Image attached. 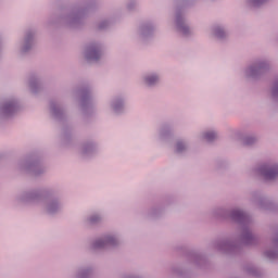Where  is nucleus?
<instances>
[{
  "label": "nucleus",
  "mask_w": 278,
  "mask_h": 278,
  "mask_svg": "<svg viewBox=\"0 0 278 278\" xmlns=\"http://www.w3.org/2000/svg\"><path fill=\"white\" fill-rule=\"evenodd\" d=\"M262 175L265 177V179H275L278 175V166L275 167H263L262 168Z\"/></svg>",
  "instance_id": "obj_1"
},
{
  "label": "nucleus",
  "mask_w": 278,
  "mask_h": 278,
  "mask_svg": "<svg viewBox=\"0 0 278 278\" xmlns=\"http://www.w3.org/2000/svg\"><path fill=\"white\" fill-rule=\"evenodd\" d=\"M253 243V233L245 229L244 233V244H252Z\"/></svg>",
  "instance_id": "obj_2"
},
{
  "label": "nucleus",
  "mask_w": 278,
  "mask_h": 278,
  "mask_svg": "<svg viewBox=\"0 0 278 278\" xmlns=\"http://www.w3.org/2000/svg\"><path fill=\"white\" fill-rule=\"evenodd\" d=\"M87 60H99V51L90 50L87 54Z\"/></svg>",
  "instance_id": "obj_3"
},
{
  "label": "nucleus",
  "mask_w": 278,
  "mask_h": 278,
  "mask_svg": "<svg viewBox=\"0 0 278 278\" xmlns=\"http://www.w3.org/2000/svg\"><path fill=\"white\" fill-rule=\"evenodd\" d=\"M155 81H157V76H150L146 78V84H148V86H153Z\"/></svg>",
  "instance_id": "obj_4"
},
{
  "label": "nucleus",
  "mask_w": 278,
  "mask_h": 278,
  "mask_svg": "<svg viewBox=\"0 0 278 278\" xmlns=\"http://www.w3.org/2000/svg\"><path fill=\"white\" fill-rule=\"evenodd\" d=\"M205 140H207V142H212V140H214V138H216V135L214 132H206L204 135Z\"/></svg>",
  "instance_id": "obj_5"
},
{
  "label": "nucleus",
  "mask_w": 278,
  "mask_h": 278,
  "mask_svg": "<svg viewBox=\"0 0 278 278\" xmlns=\"http://www.w3.org/2000/svg\"><path fill=\"white\" fill-rule=\"evenodd\" d=\"M223 36H225V31L223 29H217L216 30V37L217 38H223Z\"/></svg>",
  "instance_id": "obj_6"
},
{
  "label": "nucleus",
  "mask_w": 278,
  "mask_h": 278,
  "mask_svg": "<svg viewBox=\"0 0 278 278\" xmlns=\"http://www.w3.org/2000/svg\"><path fill=\"white\" fill-rule=\"evenodd\" d=\"M266 0H252L253 5H262Z\"/></svg>",
  "instance_id": "obj_7"
},
{
  "label": "nucleus",
  "mask_w": 278,
  "mask_h": 278,
  "mask_svg": "<svg viewBox=\"0 0 278 278\" xmlns=\"http://www.w3.org/2000/svg\"><path fill=\"white\" fill-rule=\"evenodd\" d=\"M254 140H255V139L245 137V144H253V141H254Z\"/></svg>",
  "instance_id": "obj_8"
},
{
  "label": "nucleus",
  "mask_w": 278,
  "mask_h": 278,
  "mask_svg": "<svg viewBox=\"0 0 278 278\" xmlns=\"http://www.w3.org/2000/svg\"><path fill=\"white\" fill-rule=\"evenodd\" d=\"M177 151L178 152L184 151V143H181V142L177 143Z\"/></svg>",
  "instance_id": "obj_9"
},
{
  "label": "nucleus",
  "mask_w": 278,
  "mask_h": 278,
  "mask_svg": "<svg viewBox=\"0 0 278 278\" xmlns=\"http://www.w3.org/2000/svg\"><path fill=\"white\" fill-rule=\"evenodd\" d=\"M106 242H108L109 244H112V242H114V239H113V238H109V239L106 240Z\"/></svg>",
  "instance_id": "obj_10"
},
{
  "label": "nucleus",
  "mask_w": 278,
  "mask_h": 278,
  "mask_svg": "<svg viewBox=\"0 0 278 278\" xmlns=\"http://www.w3.org/2000/svg\"><path fill=\"white\" fill-rule=\"evenodd\" d=\"M97 247H102V244L101 243H97Z\"/></svg>",
  "instance_id": "obj_11"
},
{
  "label": "nucleus",
  "mask_w": 278,
  "mask_h": 278,
  "mask_svg": "<svg viewBox=\"0 0 278 278\" xmlns=\"http://www.w3.org/2000/svg\"><path fill=\"white\" fill-rule=\"evenodd\" d=\"M238 216H242V213H239Z\"/></svg>",
  "instance_id": "obj_12"
}]
</instances>
